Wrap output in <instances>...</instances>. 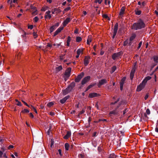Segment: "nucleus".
Wrapping results in <instances>:
<instances>
[{"instance_id":"13d9d810","label":"nucleus","mask_w":158,"mask_h":158,"mask_svg":"<svg viewBox=\"0 0 158 158\" xmlns=\"http://www.w3.org/2000/svg\"><path fill=\"white\" fill-rule=\"evenodd\" d=\"M49 114L51 116H53L55 114V113L53 112H50L49 113Z\"/></svg>"},{"instance_id":"7ed1b4c3","label":"nucleus","mask_w":158,"mask_h":158,"mask_svg":"<svg viewBox=\"0 0 158 158\" xmlns=\"http://www.w3.org/2000/svg\"><path fill=\"white\" fill-rule=\"evenodd\" d=\"M146 84H145L142 81L137 87V91H140L142 90L145 87Z\"/></svg>"},{"instance_id":"b1692460","label":"nucleus","mask_w":158,"mask_h":158,"mask_svg":"<svg viewBox=\"0 0 158 158\" xmlns=\"http://www.w3.org/2000/svg\"><path fill=\"white\" fill-rule=\"evenodd\" d=\"M62 69V66L60 65L59 66L56 67V72H58L60 70H61Z\"/></svg>"},{"instance_id":"a18cd8bd","label":"nucleus","mask_w":158,"mask_h":158,"mask_svg":"<svg viewBox=\"0 0 158 158\" xmlns=\"http://www.w3.org/2000/svg\"><path fill=\"white\" fill-rule=\"evenodd\" d=\"M146 5V2H143L141 5V7L142 8L145 6Z\"/></svg>"},{"instance_id":"2f4dec72","label":"nucleus","mask_w":158,"mask_h":158,"mask_svg":"<svg viewBox=\"0 0 158 158\" xmlns=\"http://www.w3.org/2000/svg\"><path fill=\"white\" fill-rule=\"evenodd\" d=\"M82 40V38L80 37H77L76 38V41L77 42L81 41Z\"/></svg>"},{"instance_id":"c9c22d12","label":"nucleus","mask_w":158,"mask_h":158,"mask_svg":"<svg viewBox=\"0 0 158 158\" xmlns=\"http://www.w3.org/2000/svg\"><path fill=\"white\" fill-rule=\"evenodd\" d=\"M124 82L120 81V88L121 90H122L123 89V85Z\"/></svg>"},{"instance_id":"09e8293b","label":"nucleus","mask_w":158,"mask_h":158,"mask_svg":"<svg viewBox=\"0 0 158 158\" xmlns=\"http://www.w3.org/2000/svg\"><path fill=\"white\" fill-rule=\"evenodd\" d=\"M95 85V84H91L89 85L87 87L89 89H90L93 86H94Z\"/></svg>"},{"instance_id":"f8f14e48","label":"nucleus","mask_w":158,"mask_h":158,"mask_svg":"<svg viewBox=\"0 0 158 158\" xmlns=\"http://www.w3.org/2000/svg\"><path fill=\"white\" fill-rule=\"evenodd\" d=\"M69 96H67L64 98L62 99H61L60 101V102L62 104L64 103L69 98Z\"/></svg>"},{"instance_id":"c85d7f7f","label":"nucleus","mask_w":158,"mask_h":158,"mask_svg":"<svg viewBox=\"0 0 158 158\" xmlns=\"http://www.w3.org/2000/svg\"><path fill=\"white\" fill-rule=\"evenodd\" d=\"M55 29V26H53L51 27L50 28V32H52Z\"/></svg>"},{"instance_id":"a211bd4d","label":"nucleus","mask_w":158,"mask_h":158,"mask_svg":"<svg viewBox=\"0 0 158 158\" xmlns=\"http://www.w3.org/2000/svg\"><path fill=\"white\" fill-rule=\"evenodd\" d=\"M118 29V24L117 23H116L115 25L114 29V32L115 33H115H117V31Z\"/></svg>"},{"instance_id":"6e6d98bb","label":"nucleus","mask_w":158,"mask_h":158,"mask_svg":"<svg viewBox=\"0 0 158 158\" xmlns=\"http://www.w3.org/2000/svg\"><path fill=\"white\" fill-rule=\"evenodd\" d=\"M60 44H53V45L54 46H56V48H58L59 47V46H60Z\"/></svg>"},{"instance_id":"0eeeda50","label":"nucleus","mask_w":158,"mask_h":158,"mask_svg":"<svg viewBox=\"0 0 158 158\" xmlns=\"http://www.w3.org/2000/svg\"><path fill=\"white\" fill-rule=\"evenodd\" d=\"M51 12L50 10H48L46 12L44 16L46 20L48 19H49L51 18L52 16L50 14Z\"/></svg>"},{"instance_id":"de8ad7c7","label":"nucleus","mask_w":158,"mask_h":158,"mask_svg":"<svg viewBox=\"0 0 158 158\" xmlns=\"http://www.w3.org/2000/svg\"><path fill=\"white\" fill-rule=\"evenodd\" d=\"M135 67H133L131 71V73H133L134 74L135 71Z\"/></svg>"},{"instance_id":"2eb2a0df","label":"nucleus","mask_w":158,"mask_h":158,"mask_svg":"<svg viewBox=\"0 0 158 158\" xmlns=\"http://www.w3.org/2000/svg\"><path fill=\"white\" fill-rule=\"evenodd\" d=\"M71 135V132L69 131H68L66 134L64 136V139H67Z\"/></svg>"},{"instance_id":"cd10ccee","label":"nucleus","mask_w":158,"mask_h":158,"mask_svg":"<svg viewBox=\"0 0 158 158\" xmlns=\"http://www.w3.org/2000/svg\"><path fill=\"white\" fill-rule=\"evenodd\" d=\"M116 66H114L111 68V70L110 72L111 73H113L116 70Z\"/></svg>"},{"instance_id":"c756f323","label":"nucleus","mask_w":158,"mask_h":158,"mask_svg":"<svg viewBox=\"0 0 158 158\" xmlns=\"http://www.w3.org/2000/svg\"><path fill=\"white\" fill-rule=\"evenodd\" d=\"M102 17L103 18L107 19L108 20H110V19L108 16L106 14H104L102 15Z\"/></svg>"},{"instance_id":"ddd939ff","label":"nucleus","mask_w":158,"mask_h":158,"mask_svg":"<svg viewBox=\"0 0 158 158\" xmlns=\"http://www.w3.org/2000/svg\"><path fill=\"white\" fill-rule=\"evenodd\" d=\"M151 78L152 77H151L149 76H147L142 81L145 84H146L147 81L151 79Z\"/></svg>"},{"instance_id":"473e14b6","label":"nucleus","mask_w":158,"mask_h":158,"mask_svg":"<svg viewBox=\"0 0 158 158\" xmlns=\"http://www.w3.org/2000/svg\"><path fill=\"white\" fill-rule=\"evenodd\" d=\"M63 28L64 27H60L56 31L59 33L63 30Z\"/></svg>"},{"instance_id":"9b49d317","label":"nucleus","mask_w":158,"mask_h":158,"mask_svg":"<svg viewBox=\"0 0 158 158\" xmlns=\"http://www.w3.org/2000/svg\"><path fill=\"white\" fill-rule=\"evenodd\" d=\"M89 57H85L84 60V64L86 66L89 64Z\"/></svg>"},{"instance_id":"49530a36","label":"nucleus","mask_w":158,"mask_h":158,"mask_svg":"<svg viewBox=\"0 0 158 158\" xmlns=\"http://www.w3.org/2000/svg\"><path fill=\"white\" fill-rule=\"evenodd\" d=\"M134 76V74L132 73H130V78L131 80H132Z\"/></svg>"},{"instance_id":"72a5a7b5","label":"nucleus","mask_w":158,"mask_h":158,"mask_svg":"<svg viewBox=\"0 0 158 158\" xmlns=\"http://www.w3.org/2000/svg\"><path fill=\"white\" fill-rule=\"evenodd\" d=\"M16 102H17L16 104L18 106H22V104L17 99H15Z\"/></svg>"},{"instance_id":"c03bdc74","label":"nucleus","mask_w":158,"mask_h":158,"mask_svg":"<svg viewBox=\"0 0 158 158\" xmlns=\"http://www.w3.org/2000/svg\"><path fill=\"white\" fill-rule=\"evenodd\" d=\"M39 19V18L37 16L35 17L34 19V20L35 22H37L38 21Z\"/></svg>"},{"instance_id":"e2e57ef3","label":"nucleus","mask_w":158,"mask_h":158,"mask_svg":"<svg viewBox=\"0 0 158 158\" xmlns=\"http://www.w3.org/2000/svg\"><path fill=\"white\" fill-rule=\"evenodd\" d=\"M125 79H126V78L125 77H123V78H122L121 81V82H124V81H125Z\"/></svg>"},{"instance_id":"58836bf2","label":"nucleus","mask_w":158,"mask_h":158,"mask_svg":"<svg viewBox=\"0 0 158 158\" xmlns=\"http://www.w3.org/2000/svg\"><path fill=\"white\" fill-rule=\"evenodd\" d=\"M129 41L128 40H127L125 41L124 42V46H126L127 45V44H129Z\"/></svg>"},{"instance_id":"338daca9","label":"nucleus","mask_w":158,"mask_h":158,"mask_svg":"<svg viewBox=\"0 0 158 158\" xmlns=\"http://www.w3.org/2000/svg\"><path fill=\"white\" fill-rule=\"evenodd\" d=\"M58 33L56 31L54 34V35H53V36H56L58 34Z\"/></svg>"},{"instance_id":"f704fd0d","label":"nucleus","mask_w":158,"mask_h":158,"mask_svg":"<svg viewBox=\"0 0 158 158\" xmlns=\"http://www.w3.org/2000/svg\"><path fill=\"white\" fill-rule=\"evenodd\" d=\"M53 104H54V103L52 102H50L48 103L47 104V106L49 107H50L51 106H52V105H53Z\"/></svg>"},{"instance_id":"dca6fc26","label":"nucleus","mask_w":158,"mask_h":158,"mask_svg":"<svg viewBox=\"0 0 158 158\" xmlns=\"http://www.w3.org/2000/svg\"><path fill=\"white\" fill-rule=\"evenodd\" d=\"M75 86V83L74 82H72L71 84L68 87V88L71 90Z\"/></svg>"},{"instance_id":"bb28decb","label":"nucleus","mask_w":158,"mask_h":158,"mask_svg":"<svg viewBox=\"0 0 158 158\" xmlns=\"http://www.w3.org/2000/svg\"><path fill=\"white\" fill-rule=\"evenodd\" d=\"M116 156L114 153H112L110 155L108 158H116Z\"/></svg>"},{"instance_id":"680f3d73","label":"nucleus","mask_w":158,"mask_h":158,"mask_svg":"<svg viewBox=\"0 0 158 158\" xmlns=\"http://www.w3.org/2000/svg\"><path fill=\"white\" fill-rule=\"evenodd\" d=\"M58 152H59V154L60 155V156H62V153H61V151L60 149H59L58 150Z\"/></svg>"},{"instance_id":"37998d69","label":"nucleus","mask_w":158,"mask_h":158,"mask_svg":"<svg viewBox=\"0 0 158 158\" xmlns=\"http://www.w3.org/2000/svg\"><path fill=\"white\" fill-rule=\"evenodd\" d=\"M22 112L24 113H28L29 112V111L27 109H24Z\"/></svg>"},{"instance_id":"4c0bfd02","label":"nucleus","mask_w":158,"mask_h":158,"mask_svg":"<svg viewBox=\"0 0 158 158\" xmlns=\"http://www.w3.org/2000/svg\"><path fill=\"white\" fill-rule=\"evenodd\" d=\"M48 7L47 6L42 7L41 9V10L44 11H45L48 9Z\"/></svg>"},{"instance_id":"f257e3e1","label":"nucleus","mask_w":158,"mask_h":158,"mask_svg":"<svg viewBox=\"0 0 158 158\" xmlns=\"http://www.w3.org/2000/svg\"><path fill=\"white\" fill-rule=\"evenodd\" d=\"M145 24L143 21L139 20L137 23L133 24L132 29L135 30L141 29L145 27Z\"/></svg>"},{"instance_id":"1a4fd4ad","label":"nucleus","mask_w":158,"mask_h":158,"mask_svg":"<svg viewBox=\"0 0 158 158\" xmlns=\"http://www.w3.org/2000/svg\"><path fill=\"white\" fill-rule=\"evenodd\" d=\"M71 21L69 18H67L63 22V27H65Z\"/></svg>"},{"instance_id":"5fc2aeb1","label":"nucleus","mask_w":158,"mask_h":158,"mask_svg":"<svg viewBox=\"0 0 158 158\" xmlns=\"http://www.w3.org/2000/svg\"><path fill=\"white\" fill-rule=\"evenodd\" d=\"M51 131V128H50L47 131V133L48 135H50V132Z\"/></svg>"},{"instance_id":"69168bd1","label":"nucleus","mask_w":158,"mask_h":158,"mask_svg":"<svg viewBox=\"0 0 158 158\" xmlns=\"http://www.w3.org/2000/svg\"><path fill=\"white\" fill-rule=\"evenodd\" d=\"M118 101H119V99L118 98L116 101H115L114 102L111 103V104H112V105L114 104L115 103H116L117 102H118Z\"/></svg>"},{"instance_id":"6ab92c4d","label":"nucleus","mask_w":158,"mask_h":158,"mask_svg":"<svg viewBox=\"0 0 158 158\" xmlns=\"http://www.w3.org/2000/svg\"><path fill=\"white\" fill-rule=\"evenodd\" d=\"M125 10V7H122V8H121V9L120 10L119 15H123L124 13Z\"/></svg>"},{"instance_id":"8fccbe9b","label":"nucleus","mask_w":158,"mask_h":158,"mask_svg":"<svg viewBox=\"0 0 158 158\" xmlns=\"http://www.w3.org/2000/svg\"><path fill=\"white\" fill-rule=\"evenodd\" d=\"M33 35L35 38H36L38 36L37 33L35 32H33Z\"/></svg>"},{"instance_id":"774afa93","label":"nucleus","mask_w":158,"mask_h":158,"mask_svg":"<svg viewBox=\"0 0 158 158\" xmlns=\"http://www.w3.org/2000/svg\"><path fill=\"white\" fill-rule=\"evenodd\" d=\"M30 116L31 118H33L34 117V116L31 113H30Z\"/></svg>"},{"instance_id":"412c9836","label":"nucleus","mask_w":158,"mask_h":158,"mask_svg":"<svg viewBox=\"0 0 158 158\" xmlns=\"http://www.w3.org/2000/svg\"><path fill=\"white\" fill-rule=\"evenodd\" d=\"M117 113H118V111L117 110V109H116L114 110H113L112 111H110V112L109 114L110 115L112 114L115 115V114H117Z\"/></svg>"},{"instance_id":"bf43d9fd","label":"nucleus","mask_w":158,"mask_h":158,"mask_svg":"<svg viewBox=\"0 0 158 158\" xmlns=\"http://www.w3.org/2000/svg\"><path fill=\"white\" fill-rule=\"evenodd\" d=\"M14 148V146L12 145H10L8 147V149H10L11 148Z\"/></svg>"},{"instance_id":"e433bc0d","label":"nucleus","mask_w":158,"mask_h":158,"mask_svg":"<svg viewBox=\"0 0 158 158\" xmlns=\"http://www.w3.org/2000/svg\"><path fill=\"white\" fill-rule=\"evenodd\" d=\"M103 0H95V2L96 3H98L99 4H100L102 3Z\"/></svg>"},{"instance_id":"423d86ee","label":"nucleus","mask_w":158,"mask_h":158,"mask_svg":"<svg viewBox=\"0 0 158 158\" xmlns=\"http://www.w3.org/2000/svg\"><path fill=\"white\" fill-rule=\"evenodd\" d=\"M90 79V77L87 76L83 79L81 81V84L84 85L89 81Z\"/></svg>"},{"instance_id":"f03ea898","label":"nucleus","mask_w":158,"mask_h":158,"mask_svg":"<svg viewBox=\"0 0 158 158\" xmlns=\"http://www.w3.org/2000/svg\"><path fill=\"white\" fill-rule=\"evenodd\" d=\"M71 69V68H69L65 73L64 75V78L65 81H66L70 76Z\"/></svg>"},{"instance_id":"aec40b11","label":"nucleus","mask_w":158,"mask_h":158,"mask_svg":"<svg viewBox=\"0 0 158 158\" xmlns=\"http://www.w3.org/2000/svg\"><path fill=\"white\" fill-rule=\"evenodd\" d=\"M135 14L137 15H139L141 13V11L140 10H139L137 8L135 10Z\"/></svg>"},{"instance_id":"f3484780","label":"nucleus","mask_w":158,"mask_h":158,"mask_svg":"<svg viewBox=\"0 0 158 158\" xmlns=\"http://www.w3.org/2000/svg\"><path fill=\"white\" fill-rule=\"evenodd\" d=\"M98 94L95 93L90 94L89 95V97L92 98L98 96Z\"/></svg>"},{"instance_id":"603ef678","label":"nucleus","mask_w":158,"mask_h":158,"mask_svg":"<svg viewBox=\"0 0 158 158\" xmlns=\"http://www.w3.org/2000/svg\"><path fill=\"white\" fill-rule=\"evenodd\" d=\"M146 112L148 114H150V111L149 109H147L146 110Z\"/></svg>"},{"instance_id":"052dcab7","label":"nucleus","mask_w":158,"mask_h":158,"mask_svg":"<svg viewBox=\"0 0 158 158\" xmlns=\"http://www.w3.org/2000/svg\"><path fill=\"white\" fill-rule=\"evenodd\" d=\"M52 44H50V43H48L47 46L48 47H52Z\"/></svg>"},{"instance_id":"7c9ffc66","label":"nucleus","mask_w":158,"mask_h":158,"mask_svg":"<svg viewBox=\"0 0 158 158\" xmlns=\"http://www.w3.org/2000/svg\"><path fill=\"white\" fill-rule=\"evenodd\" d=\"M153 59H154V61L156 62V63H157L158 62V56H153Z\"/></svg>"},{"instance_id":"9d476101","label":"nucleus","mask_w":158,"mask_h":158,"mask_svg":"<svg viewBox=\"0 0 158 158\" xmlns=\"http://www.w3.org/2000/svg\"><path fill=\"white\" fill-rule=\"evenodd\" d=\"M136 36V35L134 34L132 35L130 37L129 40V45H131L132 43V41L135 38Z\"/></svg>"},{"instance_id":"20e7f679","label":"nucleus","mask_w":158,"mask_h":158,"mask_svg":"<svg viewBox=\"0 0 158 158\" xmlns=\"http://www.w3.org/2000/svg\"><path fill=\"white\" fill-rule=\"evenodd\" d=\"M84 76V73L83 72H82L79 75L77 76V77L75 79V81L77 82H79Z\"/></svg>"},{"instance_id":"4be33fe9","label":"nucleus","mask_w":158,"mask_h":158,"mask_svg":"<svg viewBox=\"0 0 158 158\" xmlns=\"http://www.w3.org/2000/svg\"><path fill=\"white\" fill-rule=\"evenodd\" d=\"M91 36L89 35L88 36V38L87 40V44H89L90 42H91Z\"/></svg>"},{"instance_id":"0e129e2a","label":"nucleus","mask_w":158,"mask_h":158,"mask_svg":"<svg viewBox=\"0 0 158 158\" xmlns=\"http://www.w3.org/2000/svg\"><path fill=\"white\" fill-rule=\"evenodd\" d=\"M59 25V23H57L54 26H55V27L56 28V27H58Z\"/></svg>"},{"instance_id":"4468645a","label":"nucleus","mask_w":158,"mask_h":158,"mask_svg":"<svg viewBox=\"0 0 158 158\" xmlns=\"http://www.w3.org/2000/svg\"><path fill=\"white\" fill-rule=\"evenodd\" d=\"M71 90L69 89L68 87L66 89L63 90V94L64 95H66Z\"/></svg>"},{"instance_id":"6e6552de","label":"nucleus","mask_w":158,"mask_h":158,"mask_svg":"<svg viewBox=\"0 0 158 158\" xmlns=\"http://www.w3.org/2000/svg\"><path fill=\"white\" fill-rule=\"evenodd\" d=\"M120 54L121 53L120 52L114 53L112 56V58L113 60H114L118 58L120 56Z\"/></svg>"},{"instance_id":"ea45409f","label":"nucleus","mask_w":158,"mask_h":158,"mask_svg":"<svg viewBox=\"0 0 158 158\" xmlns=\"http://www.w3.org/2000/svg\"><path fill=\"white\" fill-rule=\"evenodd\" d=\"M70 9V7H67L65 8L63 11V13H64L65 12H67Z\"/></svg>"},{"instance_id":"4d7b16f0","label":"nucleus","mask_w":158,"mask_h":158,"mask_svg":"<svg viewBox=\"0 0 158 158\" xmlns=\"http://www.w3.org/2000/svg\"><path fill=\"white\" fill-rule=\"evenodd\" d=\"M28 28L32 29L33 28V26L32 25H30L28 26Z\"/></svg>"},{"instance_id":"3c124183","label":"nucleus","mask_w":158,"mask_h":158,"mask_svg":"<svg viewBox=\"0 0 158 158\" xmlns=\"http://www.w3.org/2000/svg\"><path fill=\"white\" fill-rule=\"evenodd\" d=\"M28 106L32 110H33L35 109V108L32 105H28Z\"/></svg>"},{"instance_id":"a878e982","label":"nucleus","mask_w":158,"mask_h":158,"mask_svg":"<svg viewBox=\"0 0 158 158\" xmlns=\"http://www.w3.org/2000/svg\"><path fill=\"white\" fill-rule=\"evenodd\" d=\"M69 145L68 143H66L64 144V147L65 149L66 150L68 151L69 149Z\"/></svg>"},{"instance_id":"a19ab883","label":"nucleus","mask_w":158,"mask_h":158,"mask_svg":"<svg viewBox=\"0 0 158 158\" xmlns=\"http://www.w3.org/2000/svg\"><path fill=\"white\" fill-rule=\"evenodd\" d=\"M101 121H102L103 122H107V119H103V118H102V119H99V120L98 121V122H100Z\"/></svg>"},{"instance_id":"5701e85b","label":"nucleus","mask_w":158,"mask_h":158,"mask_svg":"<svg viewBox=\"0 0 158 158\" xmlns=\"http://www.w3.org/2000/svg\"><path fill=\"white\" fill-rule=\"evenodd\" d=\"M83 49L82 48L78 49L77 51V54L80 55L82 53Z\"/></svg>"},{"instance_id":"864d4df0","label":"nucleus","mask_w":158,"mask_h":158,"mask_svg":"<svg viewBox=\"0 0 158 158\" xmlns=\"http://www.w3.org/2000/svg\"><path fill=\"white\" fill-rule=\"evenodd\" d=\"M85 112V110L84 109H83L81 110V111L80 112V113H79V114H83V113H84Z\"/></svg>"},{"instance_id":"39448f33","label":"nucleus","mask_w":158,"mask_h":158,"mask_svg":"<svg viewBox=\"0 0 158 158\" xmlns=\"http://www.w3.org/2000/svg\"><path fill=\"white\" fill-rule=\"evenodd\" d=\"M107 82V81L106 79H102L99 81V83L98 84V87H100L102 85L106 83Z\"/></svg>"},{"instance_id":"393cba45","label":"nucleus","mask_w":158,"mask_h":158,"mask_svg":"<svg viewBox=\"0 0 158 158\" xmlns=\"http://www.w3.org/2000/svg\"><path fill=\"white\" fill-rule=\"evenodd\" d=\"M71 41V37L70 36H69L68 37L67 40V45L68 46H69V43Z\"/></svg>"},{"instance_id":"79ce46f5","label":"nucleus","mask_w":158,"mask_h":158,"mask_svg":"<svg viewBox=\"0 0 158 158\" xmlns=\"http://www.w3.org/2000/svg\"><path fill=\"white\" fill-rule=\"evenodd\" d=\"M105 3L106 5H109L110 3V0H105Z\"/></svg>"}]
</instances>
